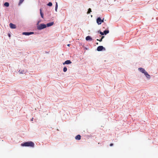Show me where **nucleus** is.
I'll list each match as a JSON object with an SVG mask.
<instances>
[{
    "mask_svg": "<svg viewBox=\"0 0 158 158\" xmlns=\"http://www.w3.org/2000/svg\"><path fill=\"white\" fill-rule=\"evenodd\" d=\"M21 146H30L33 147L34 146V144L31 141H29L22 143Z\"/></svg>",
    "mask_w": 158,
    "mask_h": 158,
    "instance_id": "1",
    "label": "nucleus"
},
{
    "mask_svg": "<svg viewBox=\"0 0 158 158\" xmlns=\"http://www.w3.org/2000/svg\"><path fill=\"white\" fill-rule=\"evenodd\" d=\"M138 70L142 73H144V75L148 78H150V76L144 69L142 68H138Z\"/></svg>",
    "mask_w": 158,
    "mask_h": 158,
    "instance_id": "2",
    "label": "nucleus"
},
{
    "mask_svg": "<svg viewBox=\"0 0 158 158\" xmlns=\"http://www.w3.org/2000/svg\"><path fill=\"white\" fill-rule=\"evenodd\" d=\"M46 27V25L45 24H41L37 26L38 30H41Z\"/></svg>",
    "mask_w": 158,
    "mask_h": 158,
    "instance_id": "3",
    "label": "nucleus"
},
{
    "mask_svg": "<svg viewBox=\"0 0 158 158\" xmlns=\"http://www.w3.org/2000/svg\"><path fill=\"white\" fill-rule=\"evenodd\" d=\"M103 49L105 50V48L103 47V46H101L98 47L97 48V50L98 51H102Z\"/></svg>",
    "mask_w": 158,
    "mask_h": 158,
    "instance_id": "4",
    "label": "nucleus"
},
{
    "mask_svg": "<svg viewBox=\"0 0 158 158\" xmlns=\"http://www.w3.org/2000/svg\"><path fill=\"white\" fill-rule=\"evenodd\" d=\"M34 33L33 32H23L22 33L23 35H28L32 34H33Z\"/></svg>",
    "mask_w": 158,
    "mask_h": 158,
    "instance_id": "5",
    "label": "nucleus"
},
{
    "mask_svg": "<svg viewBox=\"0 0 158 158\" xmlns=\"http://www.w3.org/2000/svg\"><path fill=\"white\" fill-rule=\"evenodd\" d=\"M10 27L12 29H15L16 28V26L15 25L10 23L9 24Z\"/></svg>",
    "mask_w": 158,
    "mask_h": 158,
    "instance_id": "6",
    "label": "nucleus"
},
{
    "mask_svg": "<svg viewBox=\"0 0 158 158\" xmlns=\"http://www.w3.org/2000/svg\"><path fill=\"white\" fill-rule=\"evenodd\" d=\"M97 23L98 25L101 24V19L100 17H98L97 19Z\"/></svg>",
    "mask_w": 158,
    "mask_h": 158,
    "instance_id": "7",
    "label": "nucleus"
},
{
    "mask_svg": "<svg viewBox=\"0 0 158 158\" xmlns=\"http://www.w3.org/2000/svg\"><path fill=\"white\" fill-rule=\"evenodd\" d=\"M72 63L70 60H67L65 61L64 63H63V64H69Z\"/></svg>",
    "mask_w": 158,
    "mask_h": 158,
    "instance_id": "8",
    "label": "nucleus"
},
{
    "mask_svg": "<svg viewBox=\"0 0 158 158\" xmlns=\"http://www.w3.org/2000/svg\"><path fill=\"white\" fill-rule=\"evenodd\" d=\"M53 24H54V22H52L51 23H48L47 24V25H46V27H49L50 26H52V25H53Z\"/></svg>",
    "mask_w": 158,
    "mask_h": 158,
    "instance_id": "9",
    "label": "nucleus"
},
{
    "mask_svg": "<svg viewBox=\"0 0 158 158\" xmlns=\"http://www.w3.org/2000/svg\"><path fill=\"white\" fill-rule=\"evenodd\" d=\"M75 138L76 140H80L81 139V136L80 135H78L75 137Z\"/></svg>",
    "mask_w": 158,
    "mask_h": 158,
    "instance_id": "10",
    "label": "nucleus"
},
{
    "mask_svg": "<svg viewBox=\"0 0 158 158\" xmlns=\"http://www.w3.org/2000/svg\"><path fill=\"white\" fill-rule=\"evenodd\" d=\"M85 39L86 40H92V38L89 36H86Z\"/></svg>",
    "mask_w": 158,
    "mask_h": 158,
    "instance_id": "11",
    "label": "nucleus"
},
{
    "mask_svg": "<svg viewBox=\"0 0 158 158\" xmlns=\"http://www.w3.org/2000/svg\"><path fill=\"white\" fill-rule=\"evenodd\" d=\"M40 14L41 17L42 18H44V14L42 12L41 9H40Z\"/></svg>",
    "mask_w": 158,
    "mask_h": 158,
    "instance_id": "12",
    "label": "nucleus"
},
{
    "mask_svg": "<svg viewBox=\"0 0 158 158\" xmlns=\"http://www.w3.org/2000/svg\"><path fill=\"white\" fill-rule=\"evenodd\" d=\"M19 72L20 74H23L25 73L24 71L23 70H19Z\"/></svg>",
    "mask_w": 158,
    "mask_h": 158,
    "instance_id": "13",
    "label": "nucleus"
},
{
    "mask_svg": "<svg viewBox=\"0 0 158 158\" xmlns=\"http://www.w3.org/2000/svg\"><path fill=\"white\" fill-rule=\"evenodd\" d=\"M24 0H19L18 5L20 6V5L23 2Z\"/></svg>",
    "mask_w": 158,
    "mask_h": 158,
    "instance_id": "14",
    "label": "nucleus"
},
{
    "mask_svg": "<svg viewBox=\"0 0 158 158\" xmlns=\"http://www.w3.org/2000/svg\"><path fill=\"white\" fill-rule=\"evenodd\" d=\"M9 3L7 2H5L4 4V5L6 6V7H8L9 6Z\"/></svg>",
    "mask_w": 158,
    "mask_h": 158,
    "instance_id": "15",
    "label": "nucleus"
},
{
    "mask_svg": "<svg viewBox=\"0 0 158 158\" xmlns=\"http://www.w3.org/2000/svg\"><path fill=\"white\" fill-rule=\"evenodd\" d=\"M58 8V4L57 2H56V5L55 6V11H57V9Z\"/></svg>",
    "mask_w": 158,
    "mask_h": 158,
    "instance_id": "16",
    "label": "nucleus"
},
{
    "mask_svg": "<svg viewBox=\"0 0 158 158\" xmlns=\"http://www.w3.org/2000/svg\"><path fill=\"white\" fill-rule=\"evenodd\" d=\"M109 31L108 30H105L104 31V34L105 35H106L107 34L109 33Z\"/></svg>",
    "mask_w": 158,
    "mask_h": 158,
    "instance_id": "17",
    "label": "nucleus"
},
{
    "mask_svg": "<svg viewBox=\"0 0 158 158\" xmlns=\"http://www.w3.org/2000/svg\"><path fill=\"white\" fill-rule=\"evenodd\" d=\"M91 10L90 8H89L88 10V12H87V14H89L91 12Z\"/></svg>",
    "mask_w": 158,
    "mask_h": 158,
    "instance_id": "18",
    "label": "nucleus"
},
{
    "mask_svg": "<svg viewBox=\"0 0 158 158\" xmlns=\"http://www.w3.org/2000/svg\"><path fill=\"white\" fill-rule=\"evenodd\" d=\"M48 5L49 6H52V3L51 2H49L48 4Z\"/></svg>",
    "mask_w": 158,
    "mask_h": 158,
    "instance_id": "19",
    "label": "nucleus"
},
{
    "mask_svg": "<svg viewBox=\"0 0 158 158\" xmlns=\"http://www.w3.org/2000/svg\"><path fill=\"white\" fill-rule=\"evenodd\" d=\"M67 70V68L66 67H64L63 69V71L64 72H66Z\"/></svg>",
    "mask_w": 158,
    "mask_h": 158,
    "instance_id": "20",
    "label": "nucleus"
},
{
    "mask_svg": "<svg viewBox=\"0 0 158 158\" xmlns=\"http://www.w3.org/2000/svg\"><path fill=\"white\" fill-rule=\"evenodd\" d=\"M104 36H102V37L101 39L100 40H98V39H97V40H98V41H99L100 42L102 41V39L104 38Z\"/></svg>",
    "mask_w": 158,
    "mask_h": 158,
    "instance_id": "21",
    "label": "nucleus"
},
{
    "mask_svg": "<svg viewBox=\"0 0 158 158\" xmlns=\"http://www.w3.org/2000/svg\"><path fill=\"white\" fill-rule=\"evenodd\" d=\"M100 34L101 35H104V32H102L101 31H100Z\"/></svg>",
    "mask_w": 158,
    "mask_h": 158,
    "instance_id": "22",
    "label": "nucleus"
},
{
    "mask_svg": "<svg viewBox=\"0 0 158 158\" xmlns=\"http://www.w3.org/2000/svg\"><path fill=\"white\" fill-rule=\"evenodd\" d=\"M104 22V19H103L102 20L101 19V23H103Z\"/></svg>",
    "mask_w": 158,
    "mask_h": 158,
    "instance_id": "23",
    "label": "nucleus"
},
{
    "mask_svg": "<svg viewBox=\"0 0 158 158\" xmlns=\"http://www.w3.org/2000/svg\"><path fill=\"white\" fill-rule=\"evenodd\" d=\"M113 145V143H111L110 144V146H112Z\"/></svg>",
    "mask_w": 158,
    "mask_h": 158,
    "instance_id": "24",
    "label": "nucleus"
},
{
    "mask_svg": "<svg viewBox=\"0 0 158 158\" xmlns=\"http://www.w3.org/2000/svg\"><path fill=\"white\" fill-rule=\"evenodd\" d=\"M70 45V44H68L67 45V46H69Z\"/></svg>",
    "mask_w": 158,
    "mask_h": 158,
    "instance_id": "25",
    "label": "nucleus"
},
{
    "mask_svg": "<svg viewBox=\"0 0 158 158\" xmlns=\"http://www.w3.org/2000/svg\"><path fill=\"white\" fill-rule=\"evenodd\" d=\"M10 35H9V36H10Z\"/></svg>",
    "mask_w": 158,
    "mask_h": 158,
    "instance_id": "26",
    "label": "nucleus"
}]
</instances>
